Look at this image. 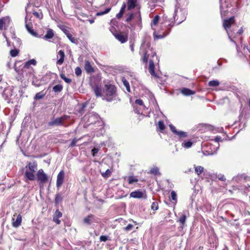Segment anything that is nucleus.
Segmentation results:
<instances>
[{
  "label": "nucleus",
  "mask_w": 250,
  "mask_h": 250,
  "mask_svg": "<svg viewBox=\"0 0 250 250\" xmlns=\"http://www.w3.org/2000/svg\"><path fill=\"white\" fill-rule=\"evenodd\" d=\"M134 18H136L139 21H141V14L139 10L134 13H128L127 15L126 21L129 22Z\"/></svg>",
  "instance_id": "4468645a"
},
{
  "label": "nucleus",
  "mask_w": 250,
  "mask_h": 250,
  "mask_svg": "<svg viewBox=\"0 0 250 250\" xmlns=\"http://www.w3.org/2000/svg\"><path fill=\"white\" fill-rule=\"evenodd\" d=\"M53 216L57 218H60L62 216V213L57 209L56 210Z\"/></svg>",
  "instance_id": "de8ad7c7"
},
{
  "label": "nucleus",
  "mask_w": 250,
  "mask_h": 250,
  "mask_svg": "<svg viewBox=\"0 0 250 250\" xmlns=\"http://www.w3.org/2000/svg\"><path fill=\"white\" fill-rule=\"evenodd\" d=\"M123 14H124L123 13H122L121 12H119V13L116 14V17L118 19H120L123 17Z\"/></svg>",
  "instance_id": "e2e57ef3"
},
{
  "label": "nucleus",
  "mask_w": 250,
  "mask_h": 250,
  "mask_svg": "<svg viewBox=\"0 0 250 250\" xmlns=\"http://www.w3.org/2000/svg\"><path fill=\"white\" fill-rule=\"evenodd\" d=\"M110 10H111V8L110 7L107 8L104 11L98 12L96 14V15L97 16L103 15L104 14L108 13L110 11Z\"/></svg>",
  "instance_id": "37998d69"
},
{
  "label": "nucleus",
  "mask_w": 250,
  "mask_h": 250,
  "mask_svg": "<svg viewBox=\"0 0 250 250\" xmlns=\"http://www.w3.org/2000/svg\"><path fill=\"white\" fill-rule=\"evenodd\" d=\"M64 172L63 170H61L57 175L56 186L59 188L62 184L64 181Z\"/></svg>",
  "instance_id": "2eb2a0df"
},
{
  "label": "nucleus",
  "mask_w": 250,
  "mask_h": 250,
  "mask_svg": "<svg viewBox=\"0 0 250 250\" xmlns=\"http://www.w3.org/2000/svg\"><path fill=\"white\" fill-rule=\"evenodd\" d=\"M220 83L218 80L210 81L208 83V85L210 87H216L219 85Z\"/></svg>",
  "instance_id": "c756f323"
},
{
  "label": "nucleus",
  "mask_w": 250,
  "mask_h": 250,
  "mask_svg": "<svg viewBox=\"0 0 250 250\" xmlns=\"http://www.w3.org/2000/svg\"><path fill=\"white\" fill-rule=\"evenodd\" d=\"M69 116L64 115L60 117H57L56 118H53L51 119V120L48 123V125L50 126H66V125H64V121L69 119Z\"/></svg>",
  "instance_id": "39448f33"
},
{
  "label": "nucleus",
  "mask_w": 250,
  "mask_h": 250,
  "mask_svg": "<svg viewBox=\"0 0 250 250\" xmlns=\"http://www.w3.org/2000/svg\"><path fill=\"white\" fill-rule=\"evenodd\" d=\"M129 44H130V48L131 50V51L132 52H134V41H130L129 42Z\"/></svg>",
  "instance_id": "6e6d98bb"
},
{
  "label": "nucleus",
  "mask_w": 250,
  "mask_h": 250,
  "mask_svg": "<svg viewBox=\"0 0 250 250\" xmlns=\"http://www.w3.org/2000/svg\"><path fill=\"white\" fill-rule=\"evenodd\" d=\"M150 44L149 43L145 44V42H144L141 46V50L143 51V53L144 54V57L143 58V61L144 62H147L148 59L149 58V56L151 55V57L152 58H150L149 60V67L148 70L150 74L155 77L158 78V76L156 74L154 71V59L155 58L156 60L157 59V57L156 54L155 52H154L152 49H150Z\"/></svg>",
  "instance_id": "f257e3e1"
},
{
  "label": "nucleus",
  "mask_w": 250,
  "mask_h": 250,
  "mask_svg": "<svg viewBox=\"0 0 250 250\" xmlns=\"http://www.w3.org/2000/svg\"><path fill=\"white\" fill-rule=\"evenodd\" d=\"M87 118V123L88 125L96 123L99 119V115L93 112L91 113L88 116L85 115L84 116L85 119Z\"/></svg>",
  "instance_id": "9d476101"
},
{
  "label": "nucleus",
  "mask_w": 250,
  "mask_h": 250,
  "mask_svg": "<svg viewBox=\"0 0 250 250\" xmlns=\"http://www.w3.org/2000/svg\"><path fill=\"white\" fill-rule=\"evenodd\" d=\"M83 221L84 224L87 225H91L92 223L96 222L97 220L95 216L94 215L90 214L87 217H85Z\"/></svg>",
  "instance_id": "dca6fc26"
},
{
  "label": "nucleus",
  "mask_w": 250,
  "mask_h": 250,
  "mask_svg": "<svg viewBox=\"0 0 250 250\" xmlns=\"http://www.w3.org/2000/svg\"><path fill=\"white\" fill-rule=\"evenodd\" d=\"M75 74L77 76H80L82 75V70L80 67H77L75 69Z\"/></svg>",
  "instance_id": "a18cd8bd"
},
{
  "label": "nucleus",
  "mask_w": 250,
  "mask_h": 250,
  "mask_svg": "<svg viewBox=\"0 0 250 250\" xmlns=\"http://www.w3.org/2000/svg\"><path fill=\"white\" fill-rule=\"evenodd\" d=\"M234 17H231L229 19H225L224 20L223 26L225 28V29L226 30L230 41L236 43L234 41H233L232 40V39L230 38L229 33V31L228 30V29H229L231 27V25L233 23H234Z\"/></svg>",
  "instance_id": "6e6552de"
},
{
  "label": "nucleus",
  "mask_w": 250,
  "mask_h": 250,
  "mask_svg": "<svg viewBox=\"0 0 250 250\" xmlns=\"http://www.w3.org/2000/svg\"><path fill=\"white\" fill-rule=\"evenodd\" d=\"M12 222V226L15 228L19 227L21 223L22 217L21 214H19L17 216L16 219L15 220L14 218H13Z\"/></svg>",
  "instance_id": "a211bd4d"
},
{
  "label": "nucleus",
  "mask_w": 250,
  "mask_h": 250,
  "mask_svg": "<svg viewBox=\"0 0 250 250\" xmlns=\"http://www.w3.org/2000/svg\"><path fill=\"white\" fill-rule=\"evenodd\" d=\"M130 197L134 198H144L146 199L147 197L145 191H142L140 190H137L134 191H132L130 193Z\"/></svg>",
  "instance_id": "f8f14e48"
},
{
  "label": "nucleus",
  "mask_w": 250,
  "mask_h": 250,
  "mask_svg": "<svg viewBox=\"0 0 250 250\" xmlns=\"http://www.w3.org/2000/svg\"><path fill=\"white\" fill-rule=\"evenodd\" d=\"M192 143L190 141H187L182 144V146L186 148H189L192 146Z\"/></svg>",
  "instance_id": "a19ab883"
},
{
  "label": "nucleus",
  "mask_w": 250,
  "mask_h": 250,
  "mask_svg": "<svg viewBox=\"0 0 250 250\" xmlns=\"http://www.w3.org/2000/svg\"><path fill=\"white\" fill-rule=\"evenodd\" d=\"M186 12L185 10L179 8L177 5L175 6L174 13L173 15L174 20L179 24L184 21L186 18Z\"/></svg>",
  "instance_id": "20e7f679"
},
{
  "label": "nucleus",
  "mask_w": 250,
  "mask_h": 250,
  "mask_svg": "<svg viewBox=\"0 0 250 250\" xmlns=\"http://www.w3.org/2000/svg\"><path fill=\"white\" fill-rule=\"evenodd\" d=\"M122 81L125 87L127 86V85H129L128 81L124 77L122 78Z\"/></svg>",
  "instance_id": "13d9d810"
},
{
  "label": "nucleus",
  "mask_w": 250,
  "mask_h": 250,
  "mask_svg": "<svg viewBox=\"0 0 250 250\" xmlns=\"http://www.w3.org/2000/svg\"><path fill=\"white\" fill-rule=\"evenodd\" d=\"M159 19H160V17L158 15H156L154 17V18H153V19L152 20V22H151L152 28L154 30V32H153V36H154V39L155 40H158V39H163L164 37H165L166 36H167L169 33V31H166V32H163L162 33V34L158 35L157 34L156 31L155 30V29H154L153 28V26L156 25L158 23V22L159 21Z\"/></svg>",
  "instance_id": "0eeeda50"
},
{
  "label": "nucleus",
  "mask_w": 250,
  "mask_h": 250,
  "mask_svg": "<svg viewBox=\"0 0 250 250\" xmlns=\"http://www.w3.org/2000/svg\"><path fill=\"white\" fill-rule=\"evenodd\" d=\"M137 0H128L127 1V10H130L136 6Z\"/></svg>",
  "instance_id": "5701e85b"
},
{
  "label": "nucleus",
  "mask_w": 250,
  "mask_h": 250,
  "mask_svg": "<svg viewBox=\"0 0 250 250\" xmlns=\"http://www.w3.org/2000/svg\"><path fill=\"white\" fill-rule=\"evenodd\" d=\"M63 86L61 84H57L53 87V91L54 92L58 93L62 91Z\"/></svg>",
  "instance_id": "c85d7f7f"
},
{
  "label": "nucleus",
  "mask_w": 250,
  "mask_h": 250,
  "mask_svg": "<svg viewBox=\"0 0 250 250\" xmlns=\"http://www.w3.org/2000/svg\"><path fill=\"white\" fill-rule=\"evenodd\" d=\"M175 135L178 136L180 138H185L188 136L187 133L183 131H177Z\"/></svg>",
  "instance_id": "72a5a7b5"
},
{
  "label": "nucleus",
  "mask_w": 250,
  "mask_h": 250,
  "mask_svg": "<svg viewBox=\"0 0 250 250\" xmlns=\"http://www.w3.org/2000/svg\"><path fill=\"white\" fill-rule=\"evenodd\" d=\"M108 239V237L105 235H102L100 237L101 242H105Z\"/></svg>",
  "instance_id": "603ef678"
},
{
  "label": "nucleus",
  "mask_w": 250,
  "mask_h": 250,
  "mask_svg": "<svg viewBox=\"0 0 250 250\" xmlns=\"http://www.w3.org/2000/svg\"><path fill=\"white\" fill-rule=\"evenodd\" d=\"M10 55L13 57H15L19 54V50L17 49H12L10 52Z\"/></svg>",
  "instance_id": "79ce46f5"
},
{
  "label": "nucleus",
  "mask_w": 250,
  "mask_h": 250,
  "mask_svg": "<svg viewBox=\"0 0 250 250\" xmlns=\"http://www.w3.org/2000/svg\"><path fill=\"white\" fill-rule=\"evenodd\" d=\"M32 84L36 87H39L41 85V82H39L37 79L33 80L32 81Z\"/></svg>",
  "instance_id": "09e8293b"
},
{
  "label": "nucleus",
  "mask_w": 250,
  "mask_h": 250,
  "mask_svg": "<svg viewBox=\"0 0 250 250\" xmlns=\"http://www.w3.org/2000/svg\"><path fill=\"white\" fill-rule=\"evenodd\" d=\"M37 177L40 184H45L48 180L47 175L44 173L42 169H40L38 170L37 173Z\"/></svg>",
  "instance_id": "1a4fd4ad"
},
{
  "label": "nucleus",
  "mask_w": 250,
  "mask_h": 250,
  "mask_svg": "<svg viewBox=\"0 0 250 250\" xmlns=\"http://www.w3.org/2000/svg\"><path fill=\"white\" fill-rule=\"evenodd\" d=\"M116 90V87L114 85L107 84L104 85L103 93L107 102H111L115 99L117 95Z\"/></svg>",
  "instance_id": "f03ea898"
},
{
  "label": "nucleus",
  "mask_w": 250,
  "mask_h": 250,
  "mask_svg": "<svg viewBox=\"0 0 250 250\" xmlns=\"http://www.w3.org/2000/svg\"><path fill=\"white\" fill-rule=\"evenodd\" d=\"M45 94L46 92L43 91H40L35 95L34 99L36 100L42 99L45 96Z\"/></svg>",
  "instance_id": "bb28decb"
},
{
  "label": "nucleus",
  "mask_w": 250,
  "mask_h": 250,
  "mask_svg": "<svg viewBox=\"0 0 250 250\" xmlns=\"http://www.w3.org/2000/svg\"><path fill=\"white\" fill-rule=\"evenodd\" d=\"M59 27L66 36L70 34L69 31L66 29L65 26L63 25H60L59 26Z\"/></svg>",
  "instance_id": "c03bdc74"
},
{
  "label": "nucleus",
  "mask_w": 250,
  "mask_h": 250,
  "mask_svg": "<svg viewBox=\"0 0 250 250\" xmlns=\"http://www.w3.org/2000/svg\"><path fill=\"white\" fill-rule=\"evenodd\" d=\"M14 40H15V41H16L17 42V43H18L19 44H21V40H20V39H19V38H17L15 37V38H14Z\"/></svg>",
  "instance_id": "774afa93"
},
{
  "label": "nucleus",
  "mask_w": 250,
  "mask_h": 250,
  "mask_svg": "<svg viewBox=\"0 0 250 250\" xmlns=\"http://www.w3.org/2000/svg\"><path fill=\"white\" fill-rule=\"evenodd\" d=\"M135 104L140 105H142L143 104V102L141 99H137L135 100Z\"/></svg>",
  "instance_id": "4d7b16f0"
},
{
  "label": "nucleus",
  "mask_w": 250,
  "mask_h": 250,
  "mask_svg": "<svg viewBox=\"0 0 250 250\" xmlns=\"http://www.w3.org/2000/svg\"><path fill=\"white\" fill-rule=\"evenodd\" d=\"M158 126L161 131H163L165 128V125L163 121L158 122Z\"/></svg>",
  "instance_id": "4c0bfd02"
},
{
  "label": "nucleus",
  "mask_w": 250,
  "mask_h": 250,
  "mask_svg": "<svg viewBox=\"0 0 250 250\" xmlns=\"http://www.w3.org/2000/svg\"><path fill=\"white\" fill-rule=\"evenodd\" d=\"M28 16L27 15L25 18V28L27 31L32 36L34 37H37L38 34L36 32H35L33 29L32 23L31 21V20L29 19V21H27Z\"/></svg>",
  "instance_id": "9b49d317"
},
{
  "label": "nucleus",
  "mask_w": 250,
  "mask_h": 250,
  "mask_svg": "<svg viewBox=\"0 0 250 250\" xmlns=\"http://www.w3.org/2000/svg\"><path fill=\"white\" fill-rule=\"evenodd\" d=\"M99 149L97 148H94L92 149L91 152L93 156H95L96 154L98 152Z\"/></svg>",
  "instance_id": "864d4df0"
},
{
  "label": "nucleus",
  "mask_w": 250,
  "mask_h": 250,
  "mask_svg": "<svg viewBox=\"0 0 250 250\" xmlns=\"http://www.w3.org/2000/svg\"><path fill=\"white\" fill-rule=\"evenodd\" d=\"M87 103L86 102L83 103L81 105L80 107L78 109V112L81 114H83V111L85 108L87 106Z\"/></svg>",
  "instance_id": "7c9ffc66"
},
{
  "label": "nucleus",
  "mask_w": 250,
  "mask_h": 250,
  "mask_svg": "<svg viewBox=\"0 0 250 250\" xmlns=\"http://www.w3.org/2000/svg\"><path fill=\"white\" fill-rule=\"evenodd\" d=\"M133 227L134 226L133 225L129 224L124 228V229L127 231H130L133 229Z\"/></svg>",
  "instance_id": "8fccbe9b"
},
{
  "label": "nucleus",
  "mask_w": 250,
  "mask_h": 250,
  "mask_svg": "<svg viewBox=\"0 0 250 250\" xmlns=\"http://www.w3.org/2000/svg\"><path fill=\"white\" fill-rule=\"evenodd\" d=\"M138 181V179L135 178L132 176H130L128 177V183L129 184H132L134 183L137 182Z\"/></svg>",
  "instance_id": "e433bc0d"
},
{
  "label": "nucleus",
  "mask_w": 250,
  "mask_h": 250,
  "mask_svg": "<svg viewBox=\"0 0 250 250\" xmlns=\"http://www.w3.org/2000/svg\"><path fill=\"white\" fill-rule=\"evenodd\" d=\"M66 36L72 43H73L76 44H77L78 43V40L77 39L73 37L70 33L67 35V36Z\"/></svg>",
  "instance_id": "2f4dec72"
},
{
  "label": "nucleus",
  "mask_w": 250,
  "mask_h": 250,
  "mask_svg": "<svg viewBox=\"0 0 250 250\" xmlns=\"http://www.w3.org/2000/svg\"><path fill=\"white\" fill-rule=\"evenodd\" d=\"M26 167H28L24 173V177L25 181L27 182L28 180L33 181L35 180L36 177L34 173L37 169V163L36 161L33 162L28 163L27 166Z\"/></svg>",
  "instance_id": "7ed1b4c3"
},
{
  "label": "nucleus",
  "mask_w": 250,
  "mask_h": 250,
  "mask_svg": "<svg viewBox=\"0 0 250 250\" xmlns=\"http://www.w3.org/2000/svg\"><path fill=\"white\" fill-rule=\"evenodd\" d=\"M10 22V19L9 17H3L0 19V30L6 24H8Z\"/></svg>",
  "instance_id": "6ab92c4d"
},
{
  "label": "nucleus",
  "mask_w": 250,
  "mask_h": 250,
  "mask_svg": "<svg viewBox=\"0 0 250 250\" xmlns=\"http://www.w3.org/2000/svg\"><path fill=\"white\" fill-rule=\"evenodd\" d=\"M36 64L37 62L35 59H31L25 62L23 67L25 68H29L31 65H36Z\"/></svg>",
  "instance_id": "b1692460"
},
{
  "label": "nucleus",
  "mask_w": 250,
  "mask_h": 250,
  "mask_svg": "<svg viewBox=\"0 0 250 250\" xmlns=\"http://www.w3.org/2000/svg\"><path fill=\"white\" fill-rule=\"evenodd\" d=\"M169 128H170V130H171V131L174 134H175L176 133H177V130L176 129V127L174 125H171V124L169 125Z\"/></svg>",
  "instance_id": "3c124183"
},
{
  "label": "nucleus",
  "mask_w": 250,
  "mask_h": 250,
  "mask_svg": "<svg viewBox=\"0 0 250 250\" xmlns=\"http://www.w3.org/2000/svg\"><path fill=\"white\" fill-rule=\"evenodd\" d=\"M195 172L199 176L204 171V168L202 166H194Z\"/></svg>",
  "instance_id": "cd10ccee"
},
{
  "label": "nucleus",
  "mask_w": 250,
  "mask_h": 250,
  "mask_svg": "<svg viewBox=\"0 0 250 250\" xmlns=\"http://www.w3.org/2000/svg\"><path fill=\"white\" fill-rule=\"evenodd\" d=\"M54 36V32L53 30L48 29L47 31L46 34L44 37V38L46 40L51 39Z\"/></svg>",
  "instance_id": "a878e982"
},
{
  "label": "nucleus",
  "mask_w": 250,
  "mask_h": 250,
  "mask_svg": "<svg viewBox=\"0 0 250 250\" xmlns=\"http://www.w3.org/2000/svg\"><path fill=\"white\" fill-rule=\"evenodd\" d=\"M112 29H114V28L111 27L110 29V31L112 33L114 37L120 42L121 43H125L127 42L128 39V37L126 35H123L121 33H114L112 31Z\"/></svg>",
  "instance_id": "ddd939ff"
},
{
  "label": "nucleus",
  "mask_w": 250,
  "mask_h": 250,
  "mask_svg": "<svg viewBox=\"0 0 250 250\" xmlns=\"http://www.w3.org/2000/svg\"><path fill=\"white\" fill-rule=\"evenodd\" d=\"M77 141H78V140L75 138L73 139V140L72 141V142L70 145V146L71 147L74 146H76V144Z\"/></svg>",
  "instance_id": "5fc2aeb1"
},
{
  "label": "nucleus",
  "mask_w": 250,
  "mask_h": 250,
  "mask_svg": "<svg viewBox=\"0 0 250 250\" xmlns=\"http://www.w3.org/2000/svg\"><path fill=\"white\" fill-rule=\"evenodd\" d=\"M57 58L59 59L57 61L56 63L58 65H62L64 60L65 58V54L63 51L61 50H60L57 55Z\"/></svg>",
  "instance_id": "f3484780"
},
{
  "label": "nucleus",
  "mask_w": 250,
  "mask_h": 250,
  "mask_svg": "<svg viewBox=\"0 0 250 250\" xmlns=\"http://www.w3.org/2000/svg\"><path fill=\"white\" fill-rule=\"evenodd\" d=\"M92 89L96 97H99L103 96L102 90L98 85L93 86Z\"/></svg>",
  "instance_id": "aec40b11"
},
{
  "label": "nucleus",
  "mask_w": 250,
  "mask_h": 250,
  "mask_svg": "<svg viewBox=\"0 0 250 250\" xmlns=\"http://www.w3.org/2000/svg\"><path fill=\"white\" fill-rule=\"evenodd\" d=\"M181 92L185 96H190L194 95L195 92L187 88H183L181 89Z\"/></svg>",
  "instance_id": "4be33fe9"
},
{
  "label": "nucleus",
  "mask_w": 250,
  "mask_h": 250,
  "mask_svg": "<svg viewBox=\"0 0 250 250\" xmlns=\"http://www.w3.org/2000/svg\"><path fill=\"white\" fill-rule=\"evenodd\" d=\"M214 141L216 142H219V141H222V139H221V137H220V136H216L215 138H214Z\"/></svg>",
  "instance_id": "69168bd1"
},
{
  "label": "nucleus",
  "mask_w": 250,
  "mask_h": 250,
  "mask_svg": "<svg viewBox=\"0 0 250 250\" xmlns=\"http://www.w3.org/2000/svg\"><path fill=\"white\" fill-rule=\"evenodd\" d=\"M111 174V171L108 169L104 172L102 173V176L104 178H108L110 176Z\"/></svg>",
  "instance_id": "ea45409f"
},
{
  "label": "nucleus",
  "mask_w": 250,
  "mask_h": 250,
  "mask_svg": "<svg viewBox=\"0 0 250 250\" xmlns=\"http://www.w3.org/2000/svg\"><path fill=\"white\" fill-rule=\"evenodd\" d=\"M150 173L155 175L160 174V173L159 172V169L156 167H154L150 169Z\"/></svg>",
  "instance_id": "f704fd0d"
},
{
  "label": "nucleus",
  "mask_w": 250,
  "mask_h": 250,
  "mask_svg": "<svg viewBox=\"0 0 250 250\" xmlns=\"http://www.w3.org/2000/svg\"><path fill=\"white\" fill-rule=\"evenodd\" d=\"M59 218H57L55 217H53V220L54 222L56 223L57 224H60L61 223V221L59 219Z\"/></svg>",
  "instance_id": "052dcab7"
},
{
  "label": "nucleus",
  "mask_w": 250,
  "mask_h": 250,
  "mask_svg": "<svg viewBox=\"0 0 250 250\" xmlns=\"http://www.w3.org/2000/svg\"><path fill=\"white\" fill-rule=\"evenodd\" d=\"M126 4L125 3H124L122 6V7L120 9V12H121L124 13L125 12V10L126 8Z\"/></svg>",
  "instance_id": "bf43d9fd"
},
{
  "label": "nucleus",
  "mask_w": 250,
  "mask_h": 250,
  "mask_svg": "<svg viewBox=\"0 0 250 250\" xmlns=\"http://www.w3.org/2000/svg\"><path fill=\"white\" fill-rule=\"evenodd\" d=\"M151 209L153 210H156L158 208V204L156 202H153L151 205Z\"/></svg>",
  "instance_id": "49530a36"
},
{
  "label": "nucleus",
  "mask_w": 250,
  "mask_h": 250,
  "mask_svg": "<svg viewBox=\"0 0 250 250\" xmlns=\"http://www.w3.org/2000/svg\"><path fill=\"white\" fill-rule=\"evenodd\" d=\"M61 78L66 83H70L72 82L71 79L66 78L63 73L60 74Z\"/></svg>",
  "instance_id": "c9c22d12"
},
{
  "label": "nucleus",
  "mask_w": 250,
  "mask_h": 250,
  "mask_svg": "<svg viewBox=\"0 0 250 250\" xmlns=\"http://www.w3.org/2000/svg\"><path fill=\"white\" fill-rule=\"evenodd\" d=\"M218 178L219 180L222 181H225L226 180V178H225L224 175H221L220 176L219 175Z\"/></svg>",
  "instance_id": "0e129e2a"
},
{
  "label": "nucleus",
  "mask_w": 250,
  "mask_h": 250,
  "mask_svg": "<svg viewBox=\"0 0 250 250\" xmlns=\"http://www.w3.org/2000/svg\"><path fill=\"white\" fill-rule=\"evenodd\" d=\"M171 198V199L175 202V203L177 202V194L175 191L172 190L170 193Z\"/></svg>",
  "instance_id": "58836bf2"
},
{
  "label": "nucleus",
  "mask_w": 250,
  "mask_h": 250,
  "mask_svg": "<svg viewBox=\"0 0 250 250\" xmlns=\"http://www.w3.org/2000/svg\"><path fill=\"white\" fill-rule=\"evenodd\" d=\"M231 0H220V10L221 17H225L232 6Z\"/></svg>",
  "instance_id": "423d86ee"
},
{
  "label": "nucleus",
  "mask_w": 250,
  "mask_h": 250,
  "mask_svg": "<svg viewBox=\"0 0 250 250\" xmlns=\"http://www.w3.org/2000/svg\"><path fill=\"white\" fill-rule=\"evenodd\" d=\"M62 200V195L60 193H57L56 194L55 198V204H58L60 202H61Z\"/></svg>",
  "instance_id": "473e14b6"
},
{
  "label": "nucleus",
  "mask_w": 250,
  "mask_h": 250,
  "mask_svg": "<svg viewBox=\"0 0 250 250\" xmlns=\"http://www.w3.org/2000/svg\"><path fill=\"white\" fill-rule=\"evenodd\" d=\"M84 69L87 73H92L94 72V68L88 61H86L85 62Z\"/></svg>",
  "instance_id": "412c9836"
},
{
  "label": "nucleus",
  "mask_w": 250,
  "mask_h": 250,
  "mask_svg": "<svg viewBox=\"0 0 250 250\" xmlns=\"http://www.w3.org/2000/svg\"><path fill=\"white\" fill-rule=\"evenodd\" d=\"M33 14L34 16H35L37 18H39V19L42 18V15L41 17V15L37 12L34 11L33 12Z\"/></svg>",
  "instance_id": "680f3d73"
},
{
  "label": "nucleus",
  "mask_w": 250,
  "mask_h": 250,
  "mask_svg": "<svg viewBox=\"0 0 250 250\" xmlns=\"http://www.w3.org/2000/svg\"><path fill=\"white\" fill-rule=\"evenodd\" d=\"M187 219V216L185 214H182L181 216L180 217L178 222L181 224V228L183 229L185 225L186 221Z\"/></svg>",
  "instance_id": "393cba45"
},
{
  "label": "nucleus",
  "mask_w": 250,
  "mask_h": 250,
  "mask_svg": "<svg viewBox=\"0 0 250 250\" xmlns=\"http://www.w3.org/2000/svg\"><path fill=\"white\" fill-rule=\"evenodd\" d=\"M5 91H6V90L4 89V90L3 91V92L2 94V95L3 97L6 100L8 98V96L5 95Z\"/></svg>",
  "instance_id": "338daca9"
}]
</instances>
